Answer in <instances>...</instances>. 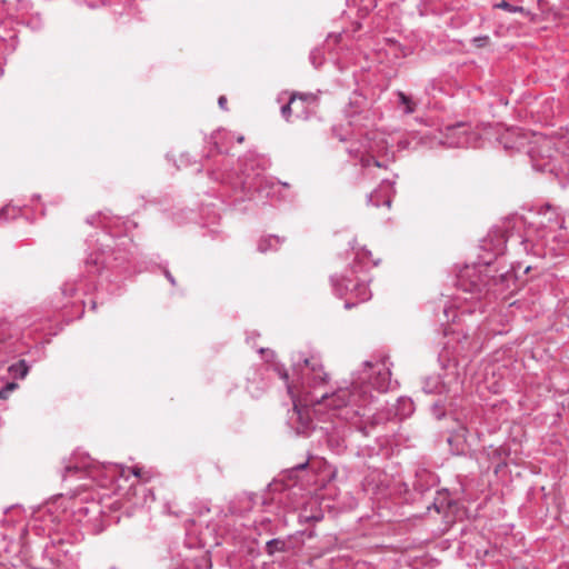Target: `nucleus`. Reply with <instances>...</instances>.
I'll return each mask as SVG.
<instances>
[{"label": "nucleus", "instance_id": "aec40b11", "mask_svg": "<svg viewBox=\"0 0 569 569\" xmlns=\"http://www.w3.org/2000/svg\"><path fill=\"white\" fill-rule=\"evenodd\" d=\"M389 50L393 52L397 58H406L417 52V47L411 44H402L392 38H386Z\"/></svg>", "mask_w": 569, "mask_h": 569}, {"label": "nucleus", "instance_id": "a18cd8bd", "mask_svg": "<svg viewBox=\"0 0 569 569\" xmlns=\"http://www.w3.org/2000/svg\"><path fill=\"white\" fill-rule=\"evenodd\" d=\"M449 312L455 313V312H453V310H449V309H447V308H445V309H443V313H445V316L447 317V320H449V319H450V317H449ZM455 319H456V315H453V316H452V321H455Z\"/></svg>", "mask_w": 569, "mask_h": 569}, {"label": "nucleus", "instance_id": "6e6552de", "mask_svg": "<svg viewBox=\"0 0 569 569\" xmlns=\"http://www.w3.org/2000/svg\"><path fill=\"white\" fill-rule=\"evenodd\" d=\"M296 495V486L274 482L269 485L268 491L263 496L246 495L242 500L246 505V510H250L254 505L260 502L266 512H274L281 508L283 510L296 509L299 506V502L293 499Z\"/></svg>", "mask_w": 569, "mask_h": 569}, {"label": "nucleus", "instance_id": "f3484780", "mask_svg": "<svg viewBox=\"0 0 569 569\" xmlns=\"http://www.w3.org/2000/svg\"><path fill=\"white\" fill-rule=\"evenodd\" d=\"M202 567H211L210 560L207 556H202L199 559H184L182 561L172 559L167 569H201Z\"/></svg>", "mask_w": 569, "mask_h": 569}, {"label": "nucleus", "instance_id": "09e8293b", "mask_svg": "<svg viewBox=\"0 0 569 569\" xmlns=\"http://www.w3.org/2000/svg\"><path fill=\"white\" fill-rule=\"evenodd\" d=\"M219 218H220L219 214L214 213L213 217H212L211 223H214L216 221H218Z\"/></svg>", "mask_w": 569, "mask_h": 569}, {"label": "nucleus", "instance_id": "423d86ee", "mask_svg": "<svg viewBox=\"0 0 569 569\" xmlns=\"http://www.w3.org/2000/svg\"><path fill=\"white\" fill-rule=\"evenodd\" d=\"M369 261L372 266L378 264V261L371 260V252L361 248L356 251L353 263L342 274L330 277L332 291L338 298L346 300L345 309L347 310L371 299L370 279L365 272Z\"/></svg>", "mask_w": 569, "mask_h": 569}, {"label": "nucleus", "instance_id": "f704fd0d", "mask_svg": "<svg viewBox=\"0 0 569 569\" xmlns=\"http://www.w3.org/2000/svg\"><path fill=\"white\" fill-rule=\"evenodd\" d=\"M295 113H296V118H299V119H308L309 118V113L306 111V101L303 100V106L299 104L298 106V109H293Z\"/></svg>", "mask_w": 569, "mask_h": 569}, {"label": "nucleus", "instance_id": "c9c22d12", "mask_svg": "<svg viewBox=\"0 0 569 569\" xmlns=\"http://www.w3.org/2000/svg\"><path fill=\"white\" fill-rule=\"evenodd\" d=\"M340 41H342V34L341 33L329 34L328 38L326 39V46L328 48H330L331 44H338Z\"/></svg>", "mask_w": 569, "mask_h": 569}, {"label": "nucleus", "instance_id": "ddd939ff", "mask_svg": "<svg viewBox=\"0 0 569 569\" xmlns=\"http://www.w3.org/2000/svg\"><path fill=\"white\" fill-rule=\"evenodd\" d=\"M441 143L449 148H469L475 146V137L465 123L459 122L446 128Z\"/></svg>", "mask_w": 569, "mask_h": 569}, {"label": "nucleus", "instance_id": "c85d7f7f", "mask_svg": "<svg viewBox=\"0 0 569 569\" xmlns=\"http://www.w3.org/2000/svg\"><path fill=\"white\" fill-rule=\"evenodd\" d=\"M363 103H365L363 97L358 93H355L353 98L350 101V109H352V110L346 109L345 110L346 116L352 117V116L359 113Z\"/></svg>", "mask_w": 569, "mask_h": 569}, {"label": "nucleus", "instance_id": "cd10ccee", "mask_svg": "<svg viewBox=\"0 0 569 569\" xmlns=\"http://www.w3.org/2000/svg\"><path fill=\"white\" fill-rule=\"evenodd\" d=\"M22 209L20 207H14L11 204H7L0 208V221H8L10 219H16Z\"/></svg>", "mask_w": 569, "mask_h": 569}, {"label": "nucleus", "instance_id": "603ef678", "mask_svg": "<svg viewBox=\"0 0 569 569\" xmlns=\"http://www.w3.org/2000/svg\"><path fill=\"white\" fill-rule=\"evenodd\" d=\"M237 141H238V142H242V141H243V136H239V137H237Z\"/></svg>", "mask_w": 569, "mask_h": 569}, {"label": "nucleus", "instance_id": "5fc2aeb1", "mask_svg": "<svg viewBox=\"0 0 569 569\" xmlns=\"http://www.w3.org/2000/svg\"><path fill=\"white\" fill-rule=\"evenodd\" d=\"M4 44V40L0 38V47Z\"/></svg>", "mask_w": 569, "mask_h": 569}, {"label": "nucleus", "instance_id": "1a4fd4ad", "mask_svg": "<svg viewBox=\"0 0 569 569\" xmlns=\"http://www.w3.org/2000/svg\"><path fill=\"white\" fill-rule=\"evenodd\" d=\"M527 154L533 170L558 174L560 171V152L552 138L535 134L530 141Z\"/></svg>", "mask_w": 569, "mask_h": 569}, {"label": "nucleus", "instance_id": "a211bd4d", "mask_svg": "<svg viewBox=\"0 0 569 569\" xmlns=\"http://www.w3.org/2000/svg\"><path fill=\"white\" fill-rule=\"evenodd\" d=\"M292 548L291 536H288L286 539H270L266 542L264 551L268 556L272 557L277 552H289Z\"/></svg>", "mask_w": 569, "mask_h": 569}, {"label": "nucleus", "instance_id": "4be33fe9", "mask_svg": "<svg viewBox=\"0 0 569 569\" xmlns=\"http://www.w3.org/2000/svg\"><path fill=\"white\" fill-rule=\"evenodd\" d=\"M459 352L460 351L456 349L452 353H450L449 347L446 346L438 357L441 368L445 370L456 369L458 362L457 356Z\"/></svg>", "mask_w": 569, "mask_h": 569}, {"label": "nucleus", "instance_id": "8fccbe9b", "mask_svg": "<svg viewBox=\"0 0 569 569\" xmlns=\"http://www.w3.org/2000/svg\"><path fill=\"white\" fill-rule=\"evenodd\" d=\"M137 489H139L146 496V491H147L146 487L140 485Z\"/></svg>", "mask_w": 569, "mask_h": 569}, {"label": "nucleus", "instance_id": "bb28decb", "mask_svg": "<svg viewBox=\"0 0 569 569\" xmlns=\"http://www.w3.org/2000/svg\"><path fill=\"white\" fill-rule=\"evenodd\" d=\"M299 104L303 106V99L299 98V100H297L296 96L293 94L290 98L289 102L281 107V114H282V117L287 121H290V117H291V114L293 112V109H298Z\"/></svg>", "mask_w": 569, "mask_h": 569}, {"label": "nucleus", "instance_id": "0eeeda50", "mask_svg": "<svg viewBox=\"0 0 569 569\" xmlns=\"http://www.w3.org/2000/svg\"><path fill=\"white\" fill-rule=\"evenodd\" d=\"M132 475L137 481L142 478V469L139 467L127 468L118 463H101L94 461L89 455L76 451L63 468L62 477L67 479L72 476L78 478L88 477L106 487L120 478L129 479Z\"/></svg>", "mask_w": 569, "mask_h": 569}, {"label": "nucleus", "instance_id": "39448f33", "mask_svg": "<svg viewBox=\"0 0 569 569\" xmlns=\"http://www.w3.org/2000/svg\"><path fill=\"white\" fill-rule=\"evenodd\" d=\"M492 259H481L473 264H466L457 273L456 286L465 295L458 297L470 303L468 306H458L461 315L486 311V305L482 299L488 298L490 295H502L509 290L511 286L516 284V274L512 270L503 271L499 274H493Z\"/></svg>", "mask_w": 569, "mask_h": 569}, {"label": "nucleus", "instance_id": "473e14b6", "mask_svg": "<svg viewBox=\"0 0 569 569\" xmlns=\"http://www.w3.org/2000/svg\"><path fill=\"white\" fill-rule=\"evenodd\" d=\"M495 7L498 8V9H502L505 11H508L510 13L523 12V10H525L523 7L513 6V4H511V3H509V2H507L505 0L499 2V3H497V4H495Z\"/></svg>", "mask_w": 569, "mask_h": 569}, {"label": "nucleus", "instance_id": "6ab92c4d", "mask_svg": "<svg viewBox=\"0 0 569 569\" xmlns=\"http://www.w3.org/2000/svg\"><path fill=\"white\" fill-rule=\"evenodd\" d=\"M436 485V476L429 470L422 469L416 473L413 488L416 491L423 493Z\"/></svg>", "mask_w": 569, "mask_h": 569}, {"label": "nucleus", "instance_id": "3c124183", "mask_svg": "<svg viewBox=\"0 0 569 569\" xmlns=\"http://www.w3.org/2000/svg\"><path fill=\"white\" fill-rule=\"evenodd\" d=\"M2 64H3L2 58H0V76L3 73Z\"/></svg>", "mask_w": 569, "mask_h": 569}, {"label": "nucleus", "instance_id": "dca6fc26", "mask_svg": "<svg viewBox=\"0 0 569 569\" xmlns=\"http://www.w3.org/2000/svg\"><path fill=\"white\" fill-rule=\"evenodd\" d=\"M470 429L467 423L462 422L455 433L448 437L447 441L453 453L463 455L466 452L463 445L468 443Z\"/></svg>", "mask_w": 569, "mask_h": 569}, {"label": "nucleus", "instance_id": "79ce46f5", "mask_svg": "<svg viewBox=\"0 0 569 569\" xmlns=\"http://www.w3.org/2000/svg\"><path fill=\"white\" fill-rule=\"evenodd\" d=\"M163 273H164V277L168 279V281L174 286L176 284V279L173 278V276L171 274V272L168 270V269H164L163 270Z\"/></svg>", "mask_w": 569, "mask_h": 569}, {"label": "nucleus", "instance_id": "4c0bfd02", "mask_svg": "<svg viewBox=\"0 0 569 569\" xmlns=\"http://www.w3.org/2000/svg\"><path fill=\"white\" fill-rule=\"evenodd\" d=\"M260 526L263 527L269 533H273V530L271 529V519L270 518H262L260 520Z\"/></svg>", "mask_w": 569, "mask_h": 569}, {"label": "nucleus", "instance_id": "ea45409f", "mask_svg": "<svg viewBox=\"0 0 569 569\" xmlns=\"http://www.w3.org/2000/svg\"><path fill=\"white\" fill-rule=\"evenodd\" d=\"M222 136V132L221 131H218L214 136H212V139L214 140L213 141V144H214V148L217 150L218 153H222L223 150L222 148L219 146L218 143V139Z\"/></svg>", "mask_w": 569, "mask_h": 569}, {"label": "nucleus", "instance_id": "f8f14e48", "mask_svg": "<svg viewBox=\"0 0 569 569\" xmlns=\"http://www.w3.org/2000/svg\"><path fill=\"white\" fill-rule=\"evenodd\" d=\"M422 390L428 395H450L459 391L456 372H447L445 376L435 375L423 379Z\"/></svg>", "mask_w": 569, "mask_h": 569}, {"label": "nucleus", "instance_id": "7ed1b4c3", "mask_svg": "<svg viewBox=\"0 0 569 569\" xmlns=\"http://www.w3.org/2000/svg\"><path fill=\"white\" fill-rule=\"evenodd\" d=\"M87 222L100 228V231L87 239L90 252L84 260V267L88 274L99 276L110 282L120 276L130 274V258L136 247L128 232L137 227L136 222L108 212L91 216L87 218Z\"/></svg>", "mask_w": 569, "mask_h": 569}, {"label": "nucleus", "instance_id": "f03ea898", "mask_svg": "<svg viewBox=\"0 0 569 569\" xmlns=\"http://www.w3.org/2000/svg\"><path fill=\"white\" fill-rule=\"evenodd\" d=\"M101 513L98 501L63 495L38 506L28 522L20 527L18 541L9 532L3 535L4 539H10V543L0 555V569H12L22 563L36 543L33 538L48 539V542L42 549L43 565L31 566V569H76L80 556L79 543L83 539L79 526L97 521Z\"/></svg>", "mask_w": 569, "mask_h": 569}, {"label": "nucleus", "instance_id": "49530a36", "mask_svg": "<svg viewBox=\"0 0 569 569\" xmlns=\"http://www.w3.org/2000/svg\"><path fill=\"white\" fill-rule=\"evenodd\" d=\"M342 58L338 57L337 60H336V64L338 67L339 70H342L343 69V66H342V62H341Z\"/></svg>", "mask_w": 569, "mask_h": 569}, {"label": "nucleus", "instance_id": "9d476101", "mask_svg": "<svg viewBox=\"0 0 569 569\" xmlns=\"http://www.w3.org/2000/svg\"><path fill=\"white\" fill-rule=\"evenodd\" d=\"M382 149L387 151L386 147L380 148L379 143H375L373 146L371 139L365 138L360 141H349V146L346 148V151L352 159L359 161L361 167L365 169L370 166L387 168V163L379 160L376 154L380 153Z\"/></svg>", "mask_w": 569, "mask_h": 569}, {"label": "nucleus", "instance_id": "2eb2a0df", "mask_svg": "<svg viewBox=\"0 0 569 569\" xmlns=\"http://www.w3.org/2000/svg\"><path fill=\"white\" fill-rule=\"evenodd\" d=\"M393 194L395 181L383 179L379 187L368 196L367 201L369 204L375 207L387 206L389 208L391 206Z\"/></svg>", "mask_w": 569, "mask_h": 569}, {"label": "nucleus", "instance_id": "4468645a", "mask_svg": "<svg viewBox=\"0 0 569 569\" xmlns=\"http://www.w3.org/2000/svg\"><path fill=\"white\" fill-rule=\"evenodd\" d=\"M96 284L93 282H89L83 278L73 281H66L61 287V293L64 298H74L71 301V306L83 307L84 301L82 300V296L88 295L90 290L94 289Z\"/></svg>", "mask_w": 569, "mask_h": 569}, {"label": "nucleus", "instance_id": "e433bc0d", "mask_svg": "<svg viewBox=\"0 0 569 569\" xmlns=\"http://www.w3.org/2000/svg\"><path fill=\"white\" fill-rule=\"evenodd\" d=\"M192 163L191 161V158L188 153H181L180 156V159H179V163L177 164V167L180 169V168H186L188 166H190Z\"/></svg>", "mask_w": 569, "mask_h": 569}, {"label": "nucleus", "instance_id": "c756f323", "mask_svg": "<svg viewBox=\"0 0 569 569\" xmlns=\"http://www.w3.org/2000/svg\"><path fill=\"white\" fill-rule=\"evenodd\" d=\"M309 60H310V63L316 68L318 69L319 67L322 66L323 61H325V54H323V50L320 49V48H316L313 50H311L310 54H309Z\"/></svg>", "mask_w": 569, "mask_h": 569}, {"label": "nucleus", "instance_id": "f257e3e1", "mask_svg": "<svg viewBox=\"0 0 569 569\" xmlns=\"http://www.w3.org/2000/svg\"><path fill=\"white\" fill-rule=\"evenodd\" d=\"M291 360V377L283 365L263 366L248 378V392L259 398L268 382L262 378L258 382L256 376H262V371H274L284 381L293 403L288 419L290 428L297 436L312 437L319 445H326L336 455L347 449L348 432L352 427L356 435H372L367 412H371L378 395L391 388L388 357L363 361L361 368L352 372L349 386L339 387L331 393L320 391L328 375L319 357H307L299 351L292 355Z\"/></svg>", "mask_w": 569, "mask_h": 569}, {"label": "nucleus", "instance_id": "a19ab883", "mask_svg": "<svg viewBox=\"0 0 569 569\" xmlns=\"http://www.w3.org/2000/svg\"><path fill=\"white\" fill-rule=\"evenodd\" d=\"M359 456H372V448L366 446L361 451L357 452Z\"/></svg>", "mask_w": 569, "mask_h": 569}, {"label": "nucleus", "instance_id": "9b49d317", "mask_svg": "<svg viewBox=\"0 0 569 569\" xmlns=\"http://www.w3.org/2000/svg\"><path fill=\"white\" fill-rule=\"evenodd\" d=\"M415 411L413 401L408 397H399L395 405L389 409L377 411L372 415L367 412V420L370 425L371 430L386 421L398 418L400 420L410 417Z\"/></svg>", "mask_w": 569, "mask_h": 569}, {"label": "nucleus", "instance_id": "de8ad7c7", "mask_svg": "<svg viewBox=\"0 0 569 569\" xmlns=\"http://www.w3.org/2000/svg\"><path fill=\"white\" fill-rule=\"evenodd\" d=\"M333 132H335V134L339 138V140H340V141H347V138H346V137H343V136H341V134H338V133H337V129H336V128H333Z\"/></svg>", "mask_w": 569, "mask_h": 569}, {"label": "nucleus", "instance_id": "6e6d98bb", "mask_svg": "<svg viewBox=\"0 0 569 569\" xmlns=\"http://www.w3.org/2000/svg\"><path fill=\"white\" fill-rule=\"evenodd\" d=\"M91 303H92V309H94L96 308V301H91Z\"/></svg>", "mask_w": 569, "mask_h": 569}, {"label": "nucleus", "instance_id": "5701e85b", "mask_svg": "<svg viewBox=\"0 0 569 569\" xmlns=\"http://www.w3.org/2000/svg\"><path fill=\"white\" fill-rule=\"evenodd\" d=\"M281 240L279 237L269 234L262 237L258 242V250L262 253L277 250L280 247Z\"/></svg>", "mask_w": 569, "mask_h": 569}, {"label": "nucleus", "instance_id": "7c9ffc66", "mask_svg": "<svg viewBox=\"0 0 569 569\" xmlns=\"http://www.w3.org/2000/svg\"><path fill=\"white\" fill-rule=\"evenodd\" d=\"M432 416L437 420H441L446 416V406L442 400L435 401L430 407Z\"/></svg>", "mask_w": 569, "mask_h": 569}, {"label": "nucleus", "instance_id": "a878e982", "mask_svg": "<svg viewBox=\"0 0 569 569\" xmlns=\"http://www.w3.org/2000/svg\"><path fill=\"white\" fill-rule=\"evenodd\" d=\"M23 512H24V510L22 509V507L20 505H14V506H10V507L6 508L4 517L1 520L2 526L14 525L16 523L14 517L18 515L20 516Z\"/></svg>", "mask_w": 569, "mask_h": 569}, {"label": "nucleus", "instance_id": "393cba45", "mask_svg": "<svg viewBox=\"0 0 569 569\" xmlns=\"http://www.w3.org/2000/svg\"><path fill=\"white\" fill-rule=\"evenodd\" d=\"M9 327L10 326L7 322L0 323V345L2 346L1 350H3L6 353H12L17 351L14 348H12V345L7 341L9 338H11V335L9 333Z\"/></svg>", "mask_w": 569, "mask_h": 569}, {"label": "nucleus", "instance_id": "b1692460", "mask_svg": "<svg viewBox=\"0 0 569 569\" xmlns=\"http://www.w3.org/2000/svg\"><path fill=\"white\" fill-rule=\"evenodd\" d=\"M30 367L26 360H19L8 368V373L13 379H24L29 372Z\"/></svg>", "mask_w": 569, "mask_h": 569}, {"label": "nucleus", "instance_id": "20e7f679", "mask_svg": "<svg viewBox=\"0 0 569 569\" xmlns=\"http://www.w3.org/2000/svg\"><path fill=\"white\" fill-rule=\"evenodd\" d=\"M267 166L266 158L249 152L238 159L237 169H217L209 174L212 180L221 182L226 189L224 194L231 198L233 204L246 200L274 204L287 199L282 191L289 189V183L266 176Z\"/></svg>", "mask_w": 569, "mask_h": 569}, {"label": "nucleus", "instance_id": "37998d69", "mask_svg": "<svg viewBox=\"0 0 569 569\" xmlns=\"http://www.w3.org/2000/svg\"><path fill=\"white\" fill-rule=\"evenodd\" d=\"M218 104L219 107L222 109V110H226V106H227V98L224 96H220L219 99H218Z\"/></svg>", "mask_w": 569, "mask_h": 569}, {"label": "nucleus", "instance_id": "2f4dec72", "mask_svg": "<svg viewBox=\"0 0 569 569\" xmlns=\"http://www.w3.org/2000/svg\"><path fill=\"white\" fill-rule=\"evenodd\" d=\"M3 385L0 386V399H7L9 395L18 388V383L14 381L0 380Z\"/></svg>", "mask_w": 569, "mask_h": 569}, {"label": "nucleus", "instance_id": "72a5a7b5", "mask_svg": "<svg viewBox=\"0 0 569 569\" xmlns=\"http://www.w3.org/2000/svg\"><path fill=\"white\" fill-rule=\"evenodd\" d=\"M489 41H490V38L488 36H478V37H473L471 39V43L476 48H483L489 43Z\"/></svg>", "mask_w": 569, "mask_h": 569}, {"label": "nucleus", "instance_id": "864d4df0", "mask_svg": "<svg viewBox=\"0 0 569 569\" xmlns=\"http://www.w3.org/2000/svg\"><path fill=\"white\" fill-rule=\"evenodd\" d=\"M102 4H107L110 2V0H101Z\"/></svg>", "mask_w": 569, "mask_h": 569}, {"label": "nucleus", "instance_id": "c03bdc74", "mask_svg": "<svg viewBox=\"0 0 569 569\" xmlns=\"http://www.w3.org/2000/svg\"><path fill=\"white\" fill-rule=\"evenodd\" d=\"M258 351L261 353V355H266V356H273V352L270 350V349H264V348H259Z\"/></svg>", "mask_w": 569, "mask_h": 569}, {"label": "nucleus", "instance_id": "58836bf2", "mask_svg": "<svg viewBox=\"0 0 569 569\" xmlns=\"http://www.w3.org/2000/svg\"><path fill=\"white\" fill-rule=\"evenodd\" d=\"M308 466H309V462H308V460H306L305 462L298 463L295 467H292L290 469V472L293 473V472L302 471V470L307 469Z\"/></svg>", "mask_w": 569, "mask_h": 569}, {"label": "nucleus", "instance_id": "412c9836", "mask_svg": "<svg viewBox=\"0 0 569 569\" xmlns=\"http://www.w3.org/2000/svg\"><path fill=\"white\" fill-rule=\"evenodd\" d=\"M397 108L403 114H412L417 110L418 102L410 96L402 91H397Z\"/></svg>", "mask_w": 569, "mask_h": 569}]
</instances>
